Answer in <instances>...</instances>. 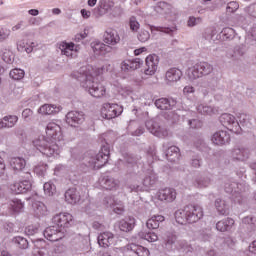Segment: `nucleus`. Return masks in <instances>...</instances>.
<instances>
[{
  "mask_svg": "<svg viewBox=\"0 0 256 256\" xmlns=\"http://www.w3.org/2000/svg\"><path fill=\"white\" fill-rule=\"evenodd\" d=\"M196 109L197 112L200 113V115H215V113H217L216 108L205 104H199Z\"/></svg>",
  "mask_w": 256,
  "mask_h": 256,
  "instance_id": "obj_41",
  "label": "nucleus"
},
{
  "mask_svg": "<svg viewBox=\"0 0 256 256\" xmlns=\"http://www.w3.org/2000/svg\"><path fill=\"white\" fill-rule=\"evenodd\" d=\"M141 65H143V60H141L140 58L130 60V68L132 69V71H137V69L141 68Z\"/></svg>",
  "mask_w": 256,
  "mask_h": 256,
  "instance_id": "obj_58",
  "label": "nucleus"
},
{
  "mask_svg": "<svg viewBox=\"0 0 256 256\" xmlns=\"http://www.w3.org/2000/svg\"><path fill=\"white\" fill-rule=\"evenodd\" d=\"M32 208L36 217H43L47 215V206L41 201H34Z\"/></svg>",
  "mask_w": 256,
  "mask_h": 256,
  "instance_id": "obj_33",
  "label": "nucleus"
},
{
  "mask_svg": "<svg viewBox=\"0 0 256 256\" xmlns=\"http://www.w3.org/2000/svg\"><path fill=\"white\" fill-rule=\"evenodd\" d=\"M211 185V178L206 175H200L194 179V187L205 189Z\"/></svg>",
  "mask_w": 256,
  "mask_h": 256,
  "instance_id": "obj_32",
  "label": "nucleus"
},
{
  "mask_svg": "<svg viewBox=\"0 0 256 256\" xmlns=\"http://www.w3.org/2000/svg\"><path fill=\"white\" fill-rule=\"evenodd\" d=\"M52 223L65 233L67 231L66 229H69L71 223H73V216L69 213H60L52 218Z\"/></svg>",
  "mask_w": 256,
  "mask_h": 256,
  "instance_id": "obj_9",
  "label": "nucleus"
},
{
  "mask_svg": "<svg viewBox=\"0 0 256 256\" xmlns=\"http://www.w3.org/2000/svg\"><path fill=\"white\" fill-rule=\"evenodd\" d=\"M80 49L81 47H79V45H75L73 42H63L60 44L62 55H66V57H70L71 59H75V57H77V53H79Z\"/></svg>",
  "mask_w": 256,
  "mask_h": 256,
  "instance_id": "obj_16",
  "label": "nucleus"
},
{
  "mask_svg": "<svg viewBox=\"0 0 256 256\" xmlns=\"http://www.w3.org/2000/svg\"><path fill=\"white\" fill-rule=\"evenodd\" d=\"M158 201H163L164 203H173L177 199V191L173 188L160 189L156 193Z\"/></svg>",
  "mask_w": 256,
  "mask_h": 256,
  "instance_id": "obj_13",
  "label": "nucleus"
},
{
  "mask_svg": "<svg viewBox=\"0 0 256 256\" xmlns=\"http://www.w3.org/2000/svg\"><path fill=\"white\" fill-rule=\"evenodd\" d=\"M164 118L170 125H177L181 121V110L169 111L164 114Z\"/></svg>",
  "mask_w": 256,
  "mask_h": 256,
  "instance_id": "obj_31",
  "label": "nucleus"
},
{
  "mask_svg": "<svg viewBox=\"0 0 256 256\" xmlns=\"http://www.w3.org/2000/svg\"><path fill=\"white\" fill-rule=\"evenodd\" d=\"M120 42L121 36H119L117 30L109 28L104 32V43H106V45L115 46Z\"/></svg>",
  "mask_w": 256,
  "mask_h": 256,
  "instance_id": "obj_18",
  "label": "nucleus"
},
{
  "mask_svg": "<svg viewBox=\"0 0 256 256\" xmlns=\"http://www.w3.org/2000/svg\"><path fill=\"white\" fill-rule=\"evenodd\" d=\"M9 75H10L11 79H14V81H21V79H23V77H25V70L15 68L10 71Z\"/></svg>",
  "mask_w": 256,
  "mask_h": 256,
  "instance_id": "obj_47",
  "label": "nucleus"
},
{
  "mask_svg": "<svg viewBox=\"0 0 256 256\" xmlns=\"http://www.w3.org/2000/svg\"><path fill=\"white\" fill-rule=\"evenodd\" d=\"M155 105L157 109H161V111H169V109H173V107L177 105V101L173 98H159L155 101Z\"/></svg>",
  "mask_w": 256,
  "mask_h": 256,
  "instance_id": "obj_24",
  "label": "nucleus"
},
{
  "mask_svg": "<svg viewBox=\"0 0 256 256\" xmlns=\"http://www.w3.org/2000/svg\"><path fill=\"white\" fill-rule=\"evenodd\" d=\"M120 182L111 176H104L101 180V186L106 189V191H117Z\"/></svg>",
  "mask_w": 256,
  "mask_h": 256,
  "instance_id": "obj_22",
  "label": "nucleus"
},
{
  "mask_svg": "<svg viewBox=\"0 0 256 256\" xmlns=\"http://www.w3.org/2000/svg\"><path fill=\"white\" fill-rule=\"evenodd\" d=\"M237 9H239V3L235 2V1L229 2L226 7L227 13H235V11H237Z\"/></svg>",
  "mask_w": 256,
  "mask_h": 256,
  "instance_id": "obj_63",
  "label": "nucleus"
},
{
  "mask_svg": "<svg viewBox=\"0 0 256 256\" xmlns=\"http://www.w3.org/2000/svg\"><path fill=\"white\" fill-rule=\"evenodd\" d=\"M163 221H165V216L163 215L152 216L147 220L146 226L148 229H159V225H161Z\"/></svg>",
  "mask_w": 256,
  "mask_h": 256,
  "instance_id": "obj_34",
  "label": "nucleus"
},
{
  "mask_svg": "<svg viewBox=\"0 0 256 256\" xmlns=\"http://www.w3.org/2000/svg\"><path fill=\"white\" fill-rule=\"evenodd\" d=\"M35 47V43H27V41L25 40H20L17 42V50L20 53H32L33 52V48Z\"/></svg>",
  "mask_w": 256,
  "mask_h": 256,
  "instance_id": "obj_38",
  "label": "nucleus"
},
{
  "mask_svg": "<svg viewBox=\"0 0 256 256\" xmlns=\"http://www.w3.org/2000/svg\"><path fill=\"white\" fill-rule=\"evenodd\" d=\"M111 150L109 149V144H104L101 147V150L95 156L86 157L84 163L86 167L90 169H101L104 165H107L109 161V155Z\"/></svg>",
  "mask_w": 256,
  "mask_h": 256,
  "instance_id": "obj_4",
  "label": "nucleus"
},
{
  "mask_svg": "<svg viewBox=\"0 0 256 256\" xmlns=\"http://www.w3.org/2000/svg\"><path fill=\"white\" fill-rule=\"evenodd\" d=\"M43 188L45 195H47L48 197H53V195L57 193V187L51 181L44 183Z\"/></svg>",
  "mask_w": 256,
  "mask_h": 256,
  "instance_id": "obj_45",
  "label": "nucleus"
},
{
  "mask_svg": "<svg viewBox=\"0 0 256 256\" xmlns=\"http://www.w3.org/2000/svg\"><path fill=\"white\" fill-rule=\"evenodd\" d=\"M73 77L80 82L81 87L88 91L92 97L99 98L105 95V86L95 82L93 75L87 72L86 67H82L78 72H74Z\"/></svg>",
  "mask_w": 256,
  "mask_h": 256,
  "instance_id": "obj_2",
  "label": "nucleus"
},
{
  "mask_svg": "<svg viewBox=\"0 0 256 256\" xmlns=\"http://www.w3.org/2000/svg\"><path fill=\"white\" fill-rule=\"evenodd\" d=\"M44 237L48 241H60L65 237V230L60 229L59 227L50 226L44 230Z\"/></svg>",
  "mask_w": 256,
  "mask_h": 256,
  "instance_id": "obj_11",
  "label": "nucleus"
},
{
  "mask_svg": "<svg viewBox=\"0 0 256 256\" xmlns=\"http://www.w3.org/2000/svg\"><path fill=\"white\" fill-rule=\"evenodd\" d=\"M224 190L226 193L233 195L234 197H239L241 193H245V191H249V185L247 183H237L232 180H227L224 182Z\"/></svg>",
  "mask_w": 256,
  "mask_h": 256,
  "instance_id": "obj_6",
  "label": "nucleus"
},
{
  "mask_svg": "<svg viewBox=\"0 0 256 256\" xmlns=\"http://www.w3.org/2000/svg\"><path fill=\"white\" fill-rule=\"evenodd\" d=\"M188 125L192 129H201L203 127V122L199 119H192L188 121Z\"/></svg>",
  "mask_w": 256,
  "mask_h": 256,
  "instance_id": "obj_60",
  "label": "nucleus"
},
{
  "mask_svg": "<svg viewBox=\"0 0 256 256\" xmlns=\"http://www.w3.org/2000/svg\"><path fill=\"white\" fill-rule=\"evenodd\" d=\"M246 13L250 15V17H254L256 19V4H251L247 8H245Z\"/></svg>",
  "mask_w": 256,
  "mask_h": 256,
  "instance_id": "obj_64",
  "label": "nucleus"
},
{
  "mask_svg": "<svg viewBox=\"0 0 256 256\" xmlns=\"http://www.w3.org/2000/svg\"><path fill=\"white\" fill-rule=\"evenodd\" d=\"M128 251H132V253H135L137 256H149L150 252L149 249L137 245V244H129L127 247Z\"/></svg>",
  "mask_w": 256,
  "mask_h": 256,
  "instance_id": "obj_36",
  "label": "nucleus"
},
{
  "mask_svg": "<svg viewBox=\"0 0 256 256\" xmlns=\"http://www.w3.org/2000/svg\"><path fill=\"white\" fill-rule=\"evenodd\" d=\"M166 158L170 163H177L181 159V150L177 146H170L166 151Z\"/></svg>",
  "mask_w": 256,
  "mask_h": 256,
  "instance_id": "obj_26",
  "label": "nucleus"
},
{
  "mask_svg": "<svg viewBox=\"0 0 256 256\" xmlns=\"http://www.w3.org/2000/svg\"><path fill=\"white\" fill-rule=\"evenodd\" d=\"M137 37L141 43H146V41H149V39H151V34L147 30H141L138 33Z\"/></svg>",
  "mask_w": 256,
  "mask_h": 256,
  "instance_id": "obj_54",
  "label": "nucleus"
},
{
  "mask_svg": "<svg viewBox=\"0 0 256 256\" xmlns=\"http://www.w3.org/2000/svg\"><path fill=\"white\" fill-rule=\"evenodd\" d=\"M215 207L220 215H229V204L225 200L221 198L216 199Z\"/></svg>",
  "mask_w": 256,
  "mask_h": 256,
  "instance_id": "obj_39",
  "label": "nucleus"
},
{
  "mask_svg": "<svg viewBox=\"0 0 256 256\" xmlns=\"http://www.w3.org/2000/svg\"><path fill=\"white\" fill-rule=\"evenodd\" d=\"M202 23H203V18L193 17V16H191L187 22L188 27H197V25H201Z\"/></svg>",
  "mask_w": 256,
  "mask_h": 256,
  "instance_id": "obj_56",
  "label": "nucleus"
},
{
  "mask_svg": "<svg viewBox=\"0 0 256 256\" xmlns=\"http://www.w3.org/2000/svg\"><path fill=\"white\" fill-rule=\"evenodd\" d=\"M139 237H141V239H145V241H148L149 243H155V241H157V239H159V237L157 236V234H155V232H141L139 234Z\"/></svg>",
  "mask_w": 256,
  "mask_h": 256,
  "instance_id": "obj_48",
  "label": "nucleus"
},
{
  "mask_svg": "<svg viewBox=\"0 0 256 256\" xmlns=\"http://www.w3.org/2000/svg\"><path fill=\"white\" fill-rule=\"evenodd\" d=\"M211 73H213V65L207 62H200L188 70V77L190 81H195V79L211 75Z\"/></svg>",
  "mask_w": 256,
  "mask_h": 256,
  "instance_id": "obj_5",
  "label": "nucleus"
},
{
  "mask_svg": "<svg viewBox=\"0 0 256 256\" xmlns=\"http://www.w3.org/2000/svg\"><path fill=\"white\" fill-rule=\"evenodd\" d=\"M148 175L143 179L144 187H153L157 183V174L153 173V170H148Z\"/></svg>",
  "mask_w": 256,
  "mask_h": 256,
  "instance_id": "obj_40",
  "label": "nucleus"
},
{
  "mask_svg": "<svg viewBox=\"0 0 256 256\" xmlns=\"http://www.w3.org/2000/svg\"><path fill=\"white\" fill-rule=\"evenodd\" d=\"M159 67V56L152 54L146 58L144 66V75H155Z\"/></svg>",
  "mask_w": 256,
  "mask_h": 256,
  "instance_id": "obj_15",
  "label": "nucleus"
},
{
  "mask_svg": "<svg viewBox=\"0 0 256 256\" xmlns=\"http://www.w3.org/2000/svg\"><path fill=\"white\" fill-rule=\"evenodd\" d=\"M129 25H130V29H131V31H133V33H137V31H139V27H141V25L139 24V21H137V18L134 16L130 17Z\"/></svg>",
  "mask_w": 256,
  "mask_h": 256,
  "instance_id": "obj_55",
  "label": "nucleus"
},
{
  "mask_svg": "<svg viewBox=\"0 0 256 256\" xmlns=\"http://www.w3.org/2000/svg\"><path fill=\"white\" fill-rule=\"evenodd\" d=\"M117 201H115V197L113 196H106L104 199H103V205L106 206L107 208H111L113 209V207H115Z\"/></svg>",
  "mask_w": 256,
  "mask_h": 256,
  "instance_id": "obj_57",
  "label": "nucleus"
},
{
  "mask_svg": "<svg viewBox=\"0 0 256 256\" xmlns=\"http://www.w3.org/2000/svg\"><path fill=\"white\" fill-rule=\"evenodd\" d=\"M10 207L14 213H19L23 209L24 205L21 203V200L15 199L10 202Z\"/></svg>",
  "mask_w": 256,
  "mask_h": 256,
  "instance_id": "obj_51",
  "label": "nucleus"
},
{
  "mask_svg": "<svg viewBox=\"0 0 256 256\" xmlns=\"http://www.w3.org/2000/svg\"><path fill=\"white\" fill-rule=\"evenodd\" d=\"M178 249L185 251V253H191V251H193L191 245H189V243H187L185 240L178 241Z\"/></svg>",
  "mask_w": 256,
  "mask_h": 256,
  "instance_id": "obj_53",
  "label": "nucleus"
},
{
  "mask_svg": "<svg viewBox=\"0 0 256 256\" xmlns=\"http://www.w3.org/2000/svg\"><path fill=\"white\" fill-rule=\"evenodd\" d=\"M85 121V114L81 111H70L66 114V123L70 127H79Z\"/></svg>",
  "mask_w": 256,
  "mask_h": 256,
  "instance_id": "obj_12",
  "label": "nucleus"
},
{
  "mask_svg": "<svg viewBox=\"0 0 256 256\" xmlns=\"http://www.w3.org/2000/svg\"><path fill=\"white\" fill-rule=\"evenodd\" d=\"M212 143H214V145H227V143H229V141H231V136L228 134L227 131L224 130H220L215 132L212 135Z\"/></svg>",
  "mask_w": 256,
  "mask_h": 256,
  "instance_id": "obj_20",
  "label": "nucleus"
},
{
  "mask_svg": "<svg viewBox=\"0 0 256 256\" xmlns=\"http://www.w3.org/2000/svg\"><path fill=\"white\" fill-rule=\"evenodd\" d=\"M151 30L159 31L160 33H165L166 35H170V37H173V35H175V33H177V27H175V26H172V27L152 26Z\"/></svg>",
  "mask_w": 256,
  "mask_h": 256,
  "instance_id": "obj_43",
  "label": "nucleus"
},
{
  "mask_svg": "<svg viewBox=\"0 0 256 256\" xmlns=\"http://www.w3.org/2000/svg\"><path fill=\"white\" fill-rule=\"evenodd\" d=\"M145 125L146 129H148L152 135H155L156 137L163 138L169 135L167 128L159 126V123L155 122L154 120H147Z\"/></svg>",
  "mask_w": 256,
  "mask_h": 256,
  "instance_id": "obj_14",
  "label": "nucleus"
},
{
  "mask_svg": "<svg viewBox=\"0 0 256 256\" xmlns=\"http://www.w3.org/2000/svg\"><path fill=\"white\" fill-rule=\"evenodd\" d=\"M65 201L66 203H69L70 205H77L79 201H81V194H79V191H77V188H69L65 194Z\"/></svg>",
  "mask_w": 256,
  "mask_h": 256,
  "instance_id": "obj_23",
  "label": "nucleus"
},
{
  "mask_svg": "<svg viewBox=\"0 0 256 256\" xmlns=\"http://www.w3.org/2000/svg\"><path fill=\"white\" fill-rule=\"evenodd\" d=\"M220 123L223 127H226L228 131H232V133H241V126L239 125V121L229 113H224L220 116Z\"/></svg>",
  "mask_w": 256,
  "mask_h": 256,
  "instance_id": "obj_7",
  "label": "nucleus"
},
{
  "mask_svg": "<svg viewBox=\"0 0 256 256\" xmlns=\"http://www.w3.org/2000/svg\"><path fill=\"white\" fill-rule=\"evenodd\" d=\"M165 77L168 83H177V81H180L181 77H183V72L178 68H170L166 71Z\"/></svg>",
  "mask_w": 256,
  "mask_h": 256,
  "instance_id": "obj_25",
  "label": "nucleus"
},
{
  "mask_svg": "<svg viewBox=\"0 0 256 256\" xmlns=\"http://www.w3.org/2000/svg\"><path fill=\"white\" fill-rule=\"evenodd\" d=\"M233 225H235V220L226 218L216 223V229L220 231V233H225L226 231H231Z\"/></svg>",
  "mask_w": 256,
  "mask_h": 256,
  "instance_id": "obj_27",
  "label": "nucleus"
},
{
  "mask_svg": "<svg viewBox=\"0 0 256 256\" xmlns=\"http://www.w3.org/2000/svg\"><path fill=\"white\" fill-rule=\"evenodd\" d=\"M238 123L240 126V131L243 129H251L253 127V118L245 113H240L238 115Z\"/></svg>",
  "mask_w": 256,
  "mask_h": 256,
  "instance_id": "obj_29",
  "label": "nucleus"
},
{
  "mask_svg": "<svg viewBox=\"0 0 256 256\" xmlns=\"http://www.w3.org/2000/svg\"><path fill=\"white\" fill-rule=\"evenodd\" d=\"M232 161H247L251 157V150L247 147L236 146L231 150Z\"/></svg>",
  "mask_w": 256,
  "mask_h": 256,
  "instance_id": "obj_10",
  "label": "nucleus"
},
{
  "mask_svg": "<svg viewBox=\"0 0 256 256\" xmlns=\"http://www.w3.org/2000/svg\"><path fill=\"white\" fill-rule=\"evenodd\" d=\"M213 238V234L211 233V229L204 228L199 231L198 239L199 241H202L203 243H207L211 241Z\"/></svg>",
  "mask_w": 256,
  "mask_h": 256,
  "instance_id": "obj_42",
  "label": "nucleus"
},
{
  "mask_svg": "<svg viewBox=\"0 0 256 256\" xmlns=\"http://www.w3.org/2000/svg\"><path fill=\"white\" fill-rule=\"evenodd\" d=\"M166 245L171 246L177 241V236L172 233H167L166 237L164 238Z\"/></svg>",
  "mask_w": 256,
  "mask_h": 256,
  "instance_id": "obj_62",
  "label": "nucleus"
},
{
  "mask_svg": "<svg viewBox=\"0 0 256 256\" xmlns=\"http://www.w3.org/2000/svg\"><path fill=\"white\" fill-rule=\"evenodd\" d=\"M92 49L96 55H101L107 51V45L101 43V42H96L92 45Z\"/></svg>",
  "mask_w": 256,
  "mask_h": 256,
  "instance_id": "obj_49",
  "label": "nucleus"
},
{
  "mask_svg": "<svg viewBox=\"0 0 256 256\" xmlns=\"http://www.w3.org/2000/svg\"><path fill=\"white\" fill-rule=\"evenodd\" d=\"M175 219L179 225L193 224L203 219V208L199 205L189 204L175 212Z\"/></svg>",
  "mask_w": 256,
  "mask_h": 256,
  "instance_id": "obj_3",
  "label": "nucleus"
},
{
  "mask_svg": "<svg viewBox=\"0 0 256 256\" xmlns=\"http://www.w3.org/2000/svg\"><path fill=\"white\" fill-rule=\"evenodd\" d=\"M63 109L61 106H55L53 104H44L38 109L40 115H56Z\"/></svg>",
  "mask_w": 256,
  "mask_h": 256,
  "instance_id": "obj_28",
  "label": "nucleus"
},
{
  "mask_svg": "<svg viewBox=\"0 0 256 256\" xmlns=\"http://www.w3.org/2000/svg\"><path fill=\"white\" fill-rule=\"evenodd\" d=\"M46 135L50 138V141L45 136H40L33 141V145L42 155L51 157L55 155L59 149L57 142L63 141L61 126L55 122H49L46 126Z\"/></svg>",
  "mask_w": 256,
  "mask_h": 256,
  "instance_id": "obj_1",
  "label": "nucleus"
},
{
  "mask_svg": "<svg viewBox=\"0 0 256 256\" xmlns=\"http://www.w3.org/2000/svg\"><path fill=\"white\" fill-rule=\"evenodd\" d=\"M12 243L14 245H17L19 249H28L29 248V241H27L26 238H23L21 236H16L12 239Z\"/></svg>",
  "mask_w": 256,
  "mask_h": 256,
  "instance_id": "obj_44",
  "label": "nucleus"
},
{
  "mask_svg": "<svg viewBox=\"0 0 256 256\" xmlns=\"http://www.w3.org/2000/svg\"><path fill=\"white\" fill-rule=\"evenodd\" d=\"M10 165L14 171H23L27 162L21 157H14L10 160Z\"/></svg>",
  "mask_w": 256,
  "mask_h": 256,
  "instance_id": "obj_37",
  "label": "nucleus"
},
{
  "mask_svg": "<svg viewBox=\"0 0 256 256\" xmlns=\"http://www.w3.org/2000/svg\"><path fill=\"white\" fill-rule=\"evenodd\" d=\"M123 113V106H119V104H104L101 110V116L103 119H115V117H119Z\"/></svg>",
  "mask_w": 256,
  "mask_h": 256,
  "instance_id": "obj_8",
  "label": "nucleus"
},
{
  "mask_svg": "<svg viewBox=\"0 0 256 256\" xmlns=\"http://www.w3.org/2000/svg\"><path fill=\"white\" fill-rule=\"evenodd\" d=\"M245 55V47L243 45H237L233 48L231 52L228 53V56L232 61H241Z\"/></svg>",
  "mask_w": 256,
  "mask_h": 256,
  "instance_id": "obj_30",
  "label": "nucleus"
},
{
  "mask_svg": "<svg viewBox=\"0 0 256 256\" xmlns=\"http://www.w3.org/2000/svg\"><path fill=\"white\" fill-rule=\"evenodd\" d=\"M223 41H231L235 39V30L233 28H224L221 31Z\"/></svg>",
  "mask_w": 256,
  "mask_h": 256,
  "instance_id": "obj_46",
  "label": "nucleus"
},
{
  "mask_svg": "<svg viewBox=\"0 0 256 256\" xmlns=\"http://www.w3.org/2000/svg\"><path fill=\"white\" fill-rule=\"evenodd\" d=\"M165 9H167V3L165 2H158L154 7V11H156L159 15H163V13H165Z\"/></svg>",
  "mask_w": 256,
  "mask_h": 256,
  "instance_id": "obj_61",
  "label": "nucleus"
},
{
  "mask_svg": "<svg viewBox=\"0 0 256 256\" xmlns=\"http://www.w3.org/2000/svg\"><path fill=\"white\" fill-rule=\"evenodd\" d=\"M113 243H115V235L112 232L106 231L98 235V245L100 247L107 249V247H111Z\"/></svg>",
  "mask_w": 256,
  "mask_h": 256,
  "instance_id": "obj_19",
  "label": "nucleus"
},
{
  "mask_svg": "<svg viewBox=\"0 0 256 256\" xmlns=\"http://www.w3.org/2000/svg\"><path fill=\"white\" fill-rule=\"evenodd\" d=\"M10 191H12V193L15 195L27 193V191H31V182L27 180L15 182L10 185Z\"/></svg>",
  "mask_w": 256,
  "mask_h": 256,
  "instance_id": "obj_21",
  "label": "nucleus"
},
{
  "mask_svg": "<svg viewBox=\"0 0 256 256\" xmlns=\"http://www.w3.org/2000/svg\"><path fill=\"white\" fill-rule=\"evenodd\" d=\"M114 3L109 0H100L97 8L94 9V15L97 19L99 17H103V15H107L111 9H113Z\"/></svg>",
  "mask_w": 256,
  "mask_h": 256,
  "instance_id": "obj_17",
  "label": "nucleus"
},
{
  "mask_svg": "<svg viewBox=\"0 0 256 256\" xmlns=\"http://www.w3.org/2000/svg\"><path fill=\"white\" fill-rule=\"evenodd\" d=\"M2 59L5 63L11 64L13 63L15 57L13 56V52L11 50L5 49L2 54Z\"/></svg>",
  "mask_w": 256,
  "mask_h": 256,
  "instance_id": "obj_52",
  "label": "nucleus"
},
{
  "mask_svg": "<svg viewBox=\"0 0 256 256\" xmlns=\"http://www.w3.org/2000/svg\"><path fill=\"white\" fill-rule=\"evenodd\" d=\"M118 227L120 231L124 233H129V231H133L135 227V219L129 218L128 220H120L118 222Z\"/></svg>",
  "mask_w": 256,
  "mask_h": 256,
  "instance_id": "obj_35",
  "label": "nucleus"
},
{
  "mask_svg": "<svg viewBox=\"0 0 256 256\" xmlns=\"http://www.w3.org/2000/svg\"><path fill=\"white\" fill-rule=\"evenodd\" d=\"M4 121L6 122L7 129H11V127H15L17 121H19V117L16 115L5 116Z\"/></svg>",
  "mask_w": 256,
  "mask_h": 256,
  "instance_id": "obj_50",
  "label": "nucleus"
},
{
  "mask_svg": "<svg viewBox=\"0 0 256 256\" xmlns=\"http://www.w3.org/2000/svg\"><path fill=\"white\" fill-rule=\"evenodd\" d=\"M10 35H11V30L7 28H0V43H3V41H7Z\"/></svg>",
  "mask_w": 256,
  "mask_h": 256,
  "instance_id": "obj_59",
  "label": "nucleus"
}]
</instances>
